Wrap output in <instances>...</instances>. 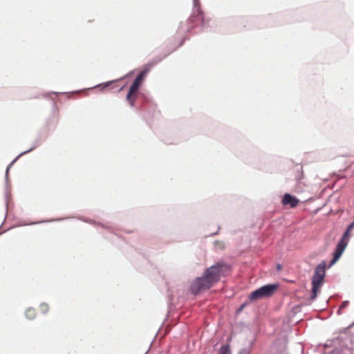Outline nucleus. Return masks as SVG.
I'll list each match as a JSON object with an SVG mask.
<instances>
[{
  "mask_svg": "<svg viewBox=\"0 0 354 354\" xmlns=\"http://www.w3.org/2000/svg\"><path fill=\"white\" fill-rule=\"evenodd\" d=\"M230 267L224 263H217L215 265L207 268L201 277H197L191 285V291L194 295H197L201 292L205 291L216 283H217L221 277L228 272Z\"/></svg>",
  "mask_w": 354,
  "mask_h": 354,
  "instance_id": "1",
  "label": "nucleus"
},
{
  "mask_svg": "<svg viewBox=\"0 0 354 354\" xmlns=\"http://www.w3.org/2000/svg\"><path fill=\"white\" fill-rule=\"evenodd\" d=\"M326 274V263L324 261L319 263L315 268L312 279L311 299H315L320 290Z\"/></svg>",
  "mask_w": 354,
  "mask_h": 354,
  "instance_id": "2",
  "label": "nucleus"
},
{
  "mask_svg": "<svg viewBox=\"0 0 354 354\" xmlns=\"http://www.w3.org/2000/svg\"><path fill=\"white\" fill-rule=\"evenodd\" d=\"M278 284H268L253 291L249 296L250 301H256L263 298L270 297L278 289Z\"/></svg>",
  "mask_w": 354,
  "mask_h": 354,
  "instance_id": "3",
  "label": "nucleus"
},
{
  "mask_svg": "<svg viewBox=\"0 0 354 354\" xmlns=\"http://www.w3.org/2000/svg\"><path fill=\"white\" fill-rule=\"evenodd\" d=\"M147 73V69L141 71L134 80L133 83L130 86L129 91L127 95V100L131 106H133L134 104L136 93Z\"/></svg>",
  "mask_w": 354,
  "mask_h": 354,
  "instance_id": "4",
  "label": "nucleus"
},
{
  "mask_svg": "<svg viewBox=\"0 0 354 354\" xmlns=\"http://www.w3.org/2000/svg\"><path fill=\"white\" fill-rule=\"evenodd\" d=\"M350 233L351 232H348L347 230H346L344 233L334 252L333 258L331 261L332 264L335 263L340 258L342 253L344 252L350 239Z\"/></svg>",
  "mask_w": 354,
  "mask_h": 354,
  "instance_id": "5",
  "label": "nucleus"
},
{
  "mask_svg": "<svg viewBox=\"0 0 354 354\" xmlns=\"http://www.w3.org/2000/svg\"><path fill=\"white\" fill-rule=\"evenodd\" d=\"M189 21L193 24L194 27L198 25L205 27L209 21V20L205 18V14L199 8H196L193 10Z\"/></svg>",
  "mask_w": 354,
  "mask_h": 354,
  "instance_id": "6",
  "label": "nucleus"
},
{
  "mask_svg": "<svg viewBox=\"0 0 354 354\" xmlns=\"http://www.w3.org/2000/svg\"><path fill=\"white\" fill-rule=\"evenodd\" d=\"M299 202V201L296 197L289 194H285L282 199V203L284 205H290L291 207H295Z\"/></svg>",
  "mask_w": 354,
  "mask_h": 354,
  "instance_id": "7",
  "label": "nucleus"
},
{
  "mask_svg": "<svg viewBox=\"0 0 354 354\" xmlns=\"http://www.w3.org/2000/svg\"><path fill=\"white\" fill-rule=\"evenodd\" d=\"M36 310L34 308H28L25 312V315L28 319H32L36 317Z\"/></svg>",
  "mask_w": 354,
  "mask_h": 354,
  "instance_id": "8",
  "label": "nucleus"
},
{
  "mask_svg": "<svg viewBox=\"0 0 354 354\" xmlns=\"http://www.w3.org/2000/svg\"><path fill=\"white\" fill-rule=\"evenodd\" d=\"M218 354H231L230 346L228 345H223L221 347Z\"/></svg>",
  "mask_w": 354,
  "mask_h": 354,
  "instance_id": "9",
  "label": "nucleus"
},
{
  "mask_svg": "<svg viewBox=\"0 0 354 354\" xmlns=\"http://www.w3.org/2000/svg\"><path fill=\"white\" fill-rule=\"evenodd\" d=\"M39 310L42 313L45 314L48 311L49 306L47 304L42 303L40 304Z\"/></svg>",
  "mask_w": 354,
  "mask_h": 354,
  "instance_id": "10",
  "label": "nucleus"
},
{
  "mask_svg": "<svg viewBox=\"0 0 354 354\" xmlns=\"http://www.w3.org/2000/svg\"><path fill=\"white\" fill-rule=\"evenodd\" d=\"M353 227H354V221H353V222H352V223H351L348 226V227H347L346 230H347L348 232H351L353 230Z\"/></svg>",
  "mask_w": 354,
  "mask_h": 354,
  "instance_id": "11",
  "label": "nucleus"
}]
</instances>
